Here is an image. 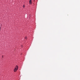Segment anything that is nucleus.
<instances>
[{
  "instance_id": "f257e3e1",
  "label": "nucleus",
  "mask_w": 80,
  "mask_h": 80,
  "mask_svg": "<svg viewBox=\"0 0 80 80\" xmlns=\"http://www.w3.org/2000/svg\"><path fill=\"white\" fill-rule=\"evenodd\" d=\"M18 69V66H17L16 67V68H15V69L14 70V71L15 72H16L17 70Z\"/></svg>"
},
{
  "instance_id": "f03ea898",
  "label": "nucleus",
  "mask_w": 80,
  "mask_h": 80,
  "mask_svg": "<svg viewBox=\"0 0 80 80\" xmlns=\"http://www.w3.org/2000/svg\"><path fill=\"white\" fill-rule=\"evenodd\" d=\"M32 0H29V4H32Z\"/></svg>"
},
{
  "instance_id": "7ed1b4c3",
  "label": "nucleus",
  "mask_w": 80,
  "mask_h": 80,
  "mask_svg": "<svg viewBox=\"0 0 80 80\" xmlns=\"http://www.w3.org/2000/svg\"><path fill=\"white\" fill-rule=\"evenodd\" d=\"M25 7V5H23V8H24Z\"/></svg>"
},
{
  "instance_id": "20e7f679",
  "label": "nucleus",
  "mask_w": 80,
  "mask_h": 80,
  "mask_svg": "<svg viewBox=\"0 0 80 80\" xmlns=\"http://www.w3.org/2000/svg\"><path fill=\"white\" fill-rule=\"evenodd\" d=\"M25 39H27V37H25Z\"/></svg>"
},
{
  "instance_id": "39448f33",
  "label": "nucleus",
  "mask_w": 80,
  "mask_h": 80,
  "mask_svg": "<svg viewBox=\"0 0 80 80\" xmlns=\"http://www.w3.org/2000/svg\"><path fill=\"white\" fill-rule=\"evenodd\" d=\"M0 30H1V29H0Z\"/></svg>"
},
{
  "instance_id": "423d86ee",
  "label": "nucleus",
  "mask_w": 80,
  "mask_h": 80,
  "mask_svg": "<svg viewBox=\"0 0 80 80\" xmlns=\"http://www.w3.org/2000/svg\"><path fill=\"white\" fill-rule=\"evenodd\" d=\"M3 56H2V58L3 57Z\"/></svg>"
},
{
  "instance_id": "0eeeda50",
  "label": "nucleus",
  "mask_w": 80,
  "mask_h": 80,
  "mask_svg": "<svg viewBox=\"0 0 80 80\" xmlns=\"http://www.w3.org/2000/svg\"><path fill=\"white\" fill-rule=\"evenodd\" d=\"M34 1H35V0H33Z\"/></svg>"
}]
</instances>
